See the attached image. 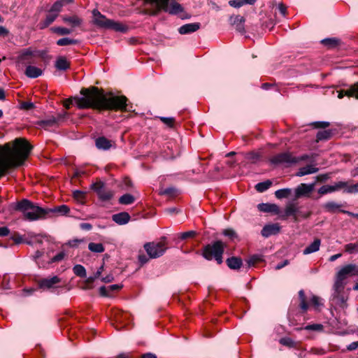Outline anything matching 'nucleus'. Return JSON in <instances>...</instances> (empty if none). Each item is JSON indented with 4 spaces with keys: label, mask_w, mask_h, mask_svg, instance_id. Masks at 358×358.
I'll return each mask as SVG.
<instances>
[{
    "label": "nucleus",
    "mask_w": 358,
    "mask_h": 358,
    "mask_svg": "<svg viewBox=\"0 0 358 358\" xmlns=\"http://www.w3.org/2000/svg\"><path fill=\"white\" fill-rule=\"evenodd\" d=\"M32 146L24 138L0 145V179L10 169L21 166L27 159Z\"/></svg>",
    "instance_id": "f257e3e1"
},
{
    "label": "nucleus",
    "mask_w": 358,
    "mask_h": 358,
    "mask_svg": "<svg viewBox=\"0 0 358 358\" xmlns=\"http://www.w3.org/2000/svg\"><path fill=\"white\" fill-rule=\"evenodd\" d=\"M80 94L83 96L73 98L79 109L92 108L99 110H102L105 97L103 90L94 86L82 88Z\"/></svg>",
    "instance_id": "f03ea898"
},
{
    "label": "nucleus",
    "mask_w": 358,
    "mask_h": 358,
    "mask_svg": "<svg viewBox=\"0 0 358 358\" xmlns=\"http://www.w3.org/2000/svg\"><path fill=\"white\" fill-rule=\"evenodd\" d=\"M14 209L22 212L24 218L29 221L45 218L48 215L47 208H41L27 199L17 202Z\"/></svg>",
    "instance_id": "7ed1b4c3"
},
{
    "label": "nucleus",
    "mask_w": 358,
    "mask_h": 358,
    "mask_svg": "<svg viewBox=\"0 0 358 358\" xmlns=\"http://www.w3.org/2000/svg\"><path fill=\"white\" fill-rule=\"evenodd\" d=\"M226 245L221 241H216L212 243L207 244L202 250V256L206 260L210 261L215 259L218 264L223 262V254Z\"/></svg>",
    "instance_id": "20e7f679"
},
{
    "label": "nucleus",
    "mask_w": 358,
    "mask_h": 358,
    "mask_svg": "<svg viewBox=\"0 0 358 358\" xmlns=\"http://www.w3.org/2000/svg\"><path fill=\"white\" fill-rule=\"evenodd\" d=\"M144 1L154 6V9L149 13L152 15L158 14L161 10L170 14H178L182 11L181 5L175 1H173L170 6H169V0H144Z\"/></svg>",
    "instance_id": "39448f33"
},
{
    "label": "nucleus",
    "mask_w": 358,
    "mask_h": 358,
    "mask_svg": "<svg viewBox=\"0 0 358 358\" xmlns=\"http://www.w3.org/2000/svg\"><path fill=\"white\" fill-rule=\"evenodd\" d=\"M127 102L128 99L124 95L109 97L105 95L102 110L127 112L129 110L127 108Z\"/></svg>",
    "instance_id": "423d86ee"
},
{
    "label": "nucleus",
    "mask_w": 358,
    "mask_h": 358,
    "mask_svg": "<svg viewBox=\"0 0 358 358\" xmlns=\"http://www.w3.org/2000/svg\"><path fill=\"white\" fill-rule=\"evenodd\" d=\"M144 248L150 258L159 257L168 248L166 238L162 237L158 242L147 243Z\"/></svg>",
    "instance_id": "0eeeda50"
},
{
    "label": "nucleus",
    "mask_w": 358,
    "mask_h": 358,
    "mask_svg": "<svg viewBox=\"0 0 358 358\" xmlns=\"http://www.w3.org/2000/svg\"><path fill=\"white\" fill-rule=\"evenodd\" d=\"M91 189L96 192L99 199L102 201H108L114 196V192L107 188L101 181L92 184Z\"/></svg>",
    "instance_id": "6e6552de"
},
{
    "label": "nucleus",
    "mask_w": 358,
    "mask_h": 358,
    "mask_svg": "<svg viewBox=\"0 0 358 358\" xmlns=\"http://www.w3.org/2000/svg\"><path fill=\"white\" fill-rule=\"evenodd\" d=\"M270 162L273 164H291L297 163L296 157L289 152H282L272 157Z\"/></svg>",
    "instance_id": "1a4fd4ad"
},
{
    "label": "nucleus",
    "mask_w": 358,
    "mask_h": 358,
    "mask_svg": "<svg viewBox=\"0 0 358 358\" xmlns=\"http://www.w3.org/2000/svg\"><path fill=\"white\" fill-rule=\"evenodd\" d=\"M315 183H301L294 189V200L301 197H309L314 190Z\"/></svg>",
    "instance_id": "9d476101"
},
{
    "label": "nucleus",
    "mask_w": 358,
    "mask_h": 358,
    "mask_svg": "<svg viewBox=\"0 0 358 358\" xmlns=\"http://www.w3.org/2000/svg\"><path fill=\"white\" fill-rule=\"evenodd\" d=\"M358 275V266L350 264L343 266L336 274V276L345 280L348 276Z\"/></svg>",
    "instance_id": "9b49d317"
},
{
    "label": "nucleus",
    "mask_w": 358,
    "mask_h": 358,
    "mask_svg": "<svg viewBox=\"0 0 358 358\" xmlns=\"http://www.w3.org/2000/svg\"><path fill=\"white\" fill-rule=\"evenodd\" d=\"M61 282V279L57 276L42 278L37 281L38 286L41 289H50L56 288V285Z\"/></svg>",
    "instance_id": "f8f14e48"
},
{
    "label": "nucleus",
    "mask_w": 358,
    "mask_h": 358,
    "mask_svg": "<svg viewBox=\"0 0 358 358\" xmlns=\"http://www.w3.org/2000/svg\"><path fill=\"white\" fill-rule=\"evenodd\" d=\"M93 23L97 27L108 29L111 20L107 19L98 10L94 9L92 11Z\"/></svg>",
    "instance_id": "ddd939ff"
},
{
    "label": "nucleus",
    "mask_w": 358,
    "mask_h": 358,
    "mask_svg": "<svg viewBox=\"0 0 358 358\" xmlns=\"http://www.w3.org/2000/svg\"><path fill=\"white\" fill-rule=\"evenodd\" d=\"M298 209L297 203L294 202L288 203L285 206L283 217L285 218L292 217L294 221H298Z\"/></svg>",
    "instance_id": "4468645a"
},
{
    "label": "nucleus",
    "mask_w": 358,
    "mask_h": 358,
    "mask_svg": "<svg viewBox=\"0 0 358 358\" xmlns=\"http://www.w3.org/2000/svg\"><path fill=\"white\" fill-rule=\"evenodd\" d=\"M231 25L234 26L236 31L240 33H245V18L241 15H232L229 18Z\"/></svg>",
    "instance_id": "2eb2a0df"
},
{
    "label": "nucleus",
    "mask_w": 358,
    "mask_h": 358,
    "mask_svg": "<svg viewBox=\"0 0 358 358\" xmlns=\"http://www.w3.org/2000/svg\"><path fill=\"white\" fill-rule=\"evenodd\" d=\"M280 231V227L278 224H266L263 227L261 234L264 237L267 238L278 234Z\"/></svg>",
    "instance_id": "dca6fc26"
},
{
    "label": "nucleus",
    "mask_w": 358,
    "mask_h": 358,
    "mask_svg": "<svg viewBox=\"0 0 358 358\" xmlns=\"http://www.w3.org/2000/svg\"><path fill=\"white\" fill-rule=\"evenodd\" d=\"M344 96L355 97L358 99V82L352 85L348 90L338 92V97L342 99Z\"/></svg>",
    "instance_id": "f3484780"
},
{
    "label": "nucleus",
    "mask_w": 358,
    "mask_h": 358,
    "mask_svg": "<svg viewBox=\"0 0 358 358\" xmlns=\"http://www.w3.org/2000/svg\"><path fill=\"white\" fill-rule=\"evenodd\" d=\"M62 20L72 27H80L83 22V20L77 15H64L62 16Z\"/></svg>",
    "instance_id": "a211bd4d"
},
{
    "label": "nucleus",
    "mask_w": 358,
    "mask_h": 358,
    "mask_svg": "<svg viewBox=\"0 0 358 358\" xmlns=\"http://www.w3.org/2000/svg\"><path fill=\"white\" fill-rule=\"evenodd\" d=\"M200 28V23H189L181 26L178 31L180 34H188L197 31Z\"/></svg>",
    "instance_id": "6ab92c4d"
},
{
    "label": "nucleus",
    "mask_w": 358,
    "mask_h": 358,
    "mask_svg": "<svg viewBox=\"0 0 358 358\" xmlns=\"http://www.w3.org/2000/svg\"><path fill=\"white\" fill-rule=\"evenodd\" d=\"M36 124L45 129L57 126V119L55 116H52L48 119L37 121Z\"/></svg>",
    "instance_id": "aec40b11"
},
{
    "label": "nucleus",
    "mask_w": 358,
    "mask_h": 358,
    "mask_svg": "<svg viewBox=\"0 0 358 358\" xmlns=\"http://www.w3.org/2000/svg\"><path fill=\"white\" fill-rule=\"evenodd\" d=\"M95 145L98 149L104 150H109L113 146L112 141L104 136L97 138Z\"/></svg>",
    "instance_id": "412c9836"
},
{
    "label": "nucleus",
    "mask_w": 358,
    "mask_h": 358,
    "mask_svg": "<svg viewBox=\"0 0 358 358\" xmlns=\"http://www.w3.org/2000/svg\"><path fill=\"white\" fill-rule=\"evenodd\" d=\"M112 219L115 223L122 225L127 224L130 220V215L127 212H122L114 214Z\"/></svg>",
    "instance_id": "4be33fe9"
},
{
    "label": "nucleus",
    "mask_w": 358,
    "mask_h": 358,
    "mask_svg": "<svg viewBox=\"0 0 358 358\" xmlns=\"http://www.w3.org/2000/svg\"><path fill=\"white\" fill-rule=\"evenodd\" d=\"M257 208L259 210L264 213L278 214L280 212V208L276 204L260 203L258 205Z\"/></svg>",
    "instance_id": "5701e85b"
},
{
    "label": "nucleus",
    "mask_w": 358,
    "mask_h": 358,
    "mask_svg": "<svg viewBox=\"0 0 358 358\" xmlns=\"http://www.w3.org/2000/svg\"><path fill=\"white\" fill-rule=\"evenodd\" d=\"M42 70L34 66H28L25 70V75L28 78H36L42 75Z\"/></svg>",
    "instance_id": "b1692460"
},
{
    "label": "nucleus",
    "mask_w": 358,
    "mask_h": 358,
    "mask_svg": "<svg viewBox=\"0 0 358 358\" xmlns=\"http://www.w3.org/2000/svg\"><path fill=\"white\" fill-rule=\"evenodd\" d=\"M321 241L319 238H315L314 241L308 245L303 251V254L306 255L315 252L320 250Z\"/></svg>",
    "instance_id": "393cba45"
},
{
    "label": "nucleus",
    "mask_w": 358,
    "mask_h": 358,
    "mask_svg": "<svg viewBox=\"0 0 358 358\" xmlns=\"http://www.w3.org/2000/svg\"><path fill=\"white\" fill-rule=\"evenodd\" d=\"M70 62L65 57H59L55 62V67L60 71H66L70 68Z\"/></svg>",
    "instance_id": "a878e982"
},
{
    "label": "nucleus",
    "mask_w": 358,
    "mask_h": 358,
    "mask_svg": "<svg viewBox=\"0 0 358 358\" xmlns=\"http://www.w3.org/2000/svg\"><path fill=\"white\" fill-rule=\"evenodd\" d=\"M226 263L231 269H239L243 264L242 259L237 257H231L228 258L226 260Z\"/></svg>",
    "instance_id": "bb28decb"
},
{
    "label": "nucleus",
    "mask_w": 358,
    "mask_h": 358,
    "mask_svg": "<svg viewBox=\"0 0 358 358\" xmlns=\"http://www.w3.org/2000/svg\"><path fill=\"white\" fill-rule=\"evenodd\" d=\"M108 29H110L114 31H120L122 33H126L129 29L127 25L124 24L121 22H115L114 20H112L110 22Z\"/></svg>",
    "instance_id": "cd10ccee"
},
{
    "label": "nucleus",
    "mask_w": 358,
    "mask_h": 358,
    "mask_svg": "<svg viewBox=\"0 0 358 358\" xmlns=\"http://www.w3.org/2000/svg\"><path fill=\"white\" fill-rule=\"evenodd\" d=\"M57 17V13H50L47 15L45 19L38 24L41 29H43L50 25Z\"/></svg>",
    "instance_id": "c85d7f7f"
},
{
    "label": "nucleus",
    "mask_w": 358,
    "mask_h": 358,
    "mask_svg": "<svg viewBox=\"0 0 358 358\" xmlns=\"http://www.w3.org/2000/svg\"><path fill=\"white\" fill-rule=\"evenodd\" d=\"M318 171V169L315 167L313 165H307L306 166L301 167L299 169L298 173H296L297 176H303L306 175L315 173Z\"/></svg>",
    "instance_id": "c756f323"
},
{
    "label": "nucleus",
    "mask_w": 358,
    "mask_h": 358,
    "mask_svg": "<svg viewBox=\"0 0 358 358\" xmlns=\"http://www.w3.org/2000/svg\"><path fill=\"white\" fill-rule=\"evenodd\" d=\"M48 215L50 213H57L59 215H66L69 213L70 208L66 205H62L54 208H47Z\"/></svg>",
    "instance_id": "7c9ffc66"
},
{
    "label": "nucleus",
    "mask_w": 358,
    "mask_h": 358,
    "mask_svg": "<svg viewBox=\"0 0 358 358\" xmlns=\"http://www.w3.org/2000/svg\"><path fill=\"white\" fill-rule=\"evenodd\" d=\"M334 300L336 301V304L342 309L347 308V298L341 294H334Z\"/></svg>",
    "instance_id": "2f4dec72"
},
{
    "label": "nucleus",
    "mask_w": 358,
    "mask_h": 358,
    "mask_svg": "<svg viewBox=\"0 0 358 358\" xmlns=\"http://www.w3.org/2000/svg\"><path fill=\"white\" fill-rule=\"evenodd\" d=\"M299 308L302 310L303 313H306L308 308V304L306 301V294L303 290H300L299 292Z\"/></svg>",
    "instance_id": "473e14b6"
},
{
    "label": "nucleus",
    "mask_w": 358,
    "mask_h": 358,
    "mask_svg": "<svg viewBox=\"0 0 358 358\" xmlns=\"http://www.w3.org/2000/svg\"><path fill=\"white\" fill-rule=\"evenodd\" d=\"M345 282L341 278L336 277V280L334 285V294H341L344 289Z\"/></svg>",
    "instance_id": "72a5a7b5"
},
{
    "label": "nucleus",
    "mask_w": 358,
    "mask_h": 358,
    "mask_svg": "<svg viewBox=\"0 0 358 358\" xmlns=\"http://www.w3.org/2000/svg\"><path fill=\"white\" fill-rule=\"evenodd\" d=\"M50 31L59 36L69 35L71 34L72 29L63 27H52L50 28Z\"/></svg>",
    "instance_id": "f704fd0d"
},
{
    "label": "nucleus",
    "mask_w": 358,
    "mask_h": 358,
    "mask_svg": "<svg viewBox=\"0 0 358 358\" xmlns=\"http://www.w3.org/2000/svg\"><path fill=\"white\" fill-rule=\"evenodd\" d=\"M332 136V131L331 130H323L317 132L316 136V141H326L331 138Z\"/></svg>",
    "instance_id": "c9c22d12"
},
{
    "label": "nucleus",
    "mask_w": 358,
    "mask_h": 358,
    "mask_svg": "<svg viewBox=\"0 0 358 358\" xmlns=\"http://www.w3.org/2000/svg\"><path fill=\"white\" fill-rule=\"evenodd\" d=\"M292 194V189L289 188L280 189L275 192V196L279 199L288 198Z\"/></svg>",
    "instance_id": "e433bc0d"
},
{
    "label": "nucleus",
    "mask_w": 358,
    "mask_h": 358,
    "mask_svg": "<svg viewBox=\"0 0 358 358\" xmlns=\"http://www.w3.org/2000/svg\"><path fill=\"white\" fill-rule=\"evenodd\" d=\"M89 250L92 252L101 253L104 252L105 248L101 243H90L88 245Z\"/></svg>",
    "instance_id": "4c0bfd02"
},
{
    "label": "nucleus",
    "mask_w": 358,
    "mask_h": 358,
    "mask_svg": "<svg viewBox=\"0 0 358 358\" xmlns=\"http://www.w3.org/2000/svg\"><path fill=\"white\" fill-rule=\"evenodd\" d=\"M78 43V41L76 39L69 38H62L57 41V45L59 46H66L71 45H76Z\"/></svg>",
    "instance_id": "58836bf2"
},
{
    "label": "nucleus",
    "mask_w": 358,
    "mask_h": 358,
    "mask_svg": "<svg viewBox=\"0 0 358 358\" xmlns=\"http://www.w3.org/2000/svg\"><path fill=\"white\" fill-rule=\"evenodd\" d=\"M134 197L130 194H123L119 198V203L122 205H129L134 202Z\"/></svg>",
    "instance_id": "ea45409f"
},
{
    "label": "nucleus",
    "mask_w": 358,
    "mask_h": 358,
    "mask_svg": "<svg viewBox=\"0 0 358 358\" xmlns=\"http://www.w3.org/2000/svg\"><path fill=\"white\" fill-rule=\"evenodd\" d=\"M272 185V182L269 180L259 182L255 185V189L259 192H264L267 190Z\"/></svg>",
    "instance_id": "a19ab883"
},
{
    "label": "nucleus",
    "mask_w": 358,
    "mask_h": 358,
    "mask_svg": "<svg viewBox=\"0 0 358 358\" xmlns=\"http://www.w3.org/2000/svg\"><path fill=\"white\" fill-rule=\"evenodd\" d=\"M322 44H323L324 46H327L329 48L336 47L339 41L335 38H328L323 39L321 41Z\"/></svg>",
    "instance_id": "79ce46f5"
},
{
    "label": "nucleus",
    "mask_w": 358,
    "mask_h": 358,
    "mask_svg": "<svg viewBox=\"0 0 358 358\" xmlns=\"http://www.w3.org/2000/svg\"><path fill=\"white\" fill-rule=\"evenodd\" d=\"M344 250L345 252L349 254L358 252V242L346 244L344 246Z\"/></svg>",
    "instance_id": "37998d69"
},
{
    "label": "nucleus",
    "mask_w": 358,
    "mask_h": 358,
    "mask_svg": "<svg viewBox=\"0 0 358 358\" xmlns=\"http://www.w3.org/2000/svg\"><path fill=\"white\" fill-rule=\"evenodd\" d=\"M73 273L80 278L86 277V270L85 267L80 264H77L73 268Z\"/></svg>",
    "instance_id": "c03bdc74"
},
{
    "label": "nucleus",
    "mask_w": 358,
    "mask_h": 358,
    "mask_svg": "<svg viewBox=\"0 0 358 358\" xmlns=\"http://www.w3.org/2000/svg\"><path fill=\"white\" fill-rule=\"evenodd\" d=\"M341 206V204H338L334 201H329L324 204V208L330 213H334Z\"/></svg>",
    "instance_id": "a18cd8bd"
},
{
    "label": "nucleus",
    "mask_w": 358,
    "mask_h": 358,
    "mask_svg": "<svg viewBox=\"0 0 358 358\" xmlns=\"http://www.w3.org/2000/svg\"><path fill=\"white\" fill-rule=\"evenodd\" d=\"M63 6L64 3L62 2V1H57L53 3L52 7L50 8V12L52 13H57L58 15V13L61 11Z\"/></svg>",
    "instance_id": "49530a36"
},
{
    "label": "nucleus",
    "mask_w": 358,
    "mask_h": 358,
    "mask_svg": "<svg viewBox=\"0 0 358 358\" xmlns=\"http://www.w3.org/2000/svg\"><path fill=\"white\" fill-rule=\"evenodd\" d=\"M159 120L166 124L169 128H174L176 124V120L174 117H159Z\"/></svg>",
    "instance_id": "de8ad7c7"
},
{
    "label": "nucleus",
    "mask_w": 358,
    "mask_h": 358,
    "mask_svg": "<svg viewBox=\"0 0 358 358\" xmlns=\"http://www.w3.org/2000/svg\"><path fill=\"white\" fill-rule=\"evenodd\" d=\"M310 305L313 306L315 310H319L320 306H323L322 299L317 296H313L310 299Z\"/></svg>",
    "instance_id": "09e8293b"
},
{
    "label": "nucleus",
    "mask_w": 358,
    "mask_h": 358,
    "mask_svg": "<svg viewBox=\"0 0 358 358\" xmlns=\"http://www.w3.org/2000/svg\"><path fill=\"white\" fill-rule=\"evenodd\" d=\"M73 196L76 201L83 203L86 198V193L83 191L76 190L73 192Z\"/></svg>",
    "instance_id": "8fccbe9b"
},
{
    "label": "nucleus",
    "mask_w": 358,
    "mask_h": 358,
    "mask_svg": "<svg viewBox=\"0 0 358 358\" xmlns=\"http://www.w3.org/2000/svg\"><path fill=\"white\" fill-rule=\"evenodd\" d=\"M262 257L259 255H253L252 257H250L247 262H248V264L249 266H255L256 264L262 261Z\"/></svg>",
    "instance_id": "3c124183"
},
{
    "label": "nucleus",
    "mask_w": 358,
    "mask_h": 358,
    "mask_svg": "<svg viewBox=\"0 0 358 358\" xmlns=\"http://www.w3.org/2000/svg\"><path fill=\"white\" fill-rule=\"evenodd\" d=\"M334 188V192L340 190L341 189H347L348 187V182L344 181H340L336 182L334 185H332Z\"/></svg>",
    "instance_id": "603ef678"
},
{
    "label": "nucleus",
    "mask_w": 358,
    "mask_h": 358,
    "mask_svg": "<svg viewBox=\"0 0 358 358\" xmlns=\"http://www.w3.org/2000/svg\"><path fill=\"white\" fill-rule=\"evenodd\" d=\"M334 192V188L332 185H323L318 189V193L320 194L324 195L330 192Z\"/></svg>",
    "instance_id": "864d4df0"
},
{
    "label": "nucleus",
    "mask_w": 358,
    "mask_h": 358,
    "mask_svg": "<svg viewBox=\"0 0 358 358\" xmlns=\"http://www.w3.org/2000/svg\"><path fill=\"white\" fill-rule=\"evenodd\" d=\"M223 235L229 237L231 240L237 238V234L232 229H224L222 232Z\"/></svg>",
    "instance_id": "5fc2aeb1"
},
{
    "label": "nucleus",
    "mask_w": 358,
    "mask_h": 358,
    "mask_svg": "<svg viewBox=\"0 0 358 358\" xmlns=\"http://www.w3.org/2000/svg\"><path fill=\"white\" fill-rule=\"evenodd\" d=\"M10 239L12 241H13V242L15 244H20V243H22L24 242V239H23V237L21 235H20L18 233L13 234L11 236Z\"/></svg>",
    "instance_id": "6e6d98bb"
},
{
    "label": "nucleus",
    "mask_w": 358,
    "mask_h": 358,
    "mask_svg": "<svg viewBox=\"0 0 358 358\" xmlns=\"http://www.w3.org/2000/svg\"><path fill=\"white\" fill-rule=\"evenodd\" d=\"M196 235V232L194 231H185V232H183V233H181L179 238L181 239V240H185V239H187V238H193Z\"/></svg>",
    "instance_id": "4d7b16f0"
},
{
    "label": "nucleus",
    "mask_w": 358,
    "mask_h": 358,
    "mask_svg": "<svg viewBox=\"0 0 358 358\" xmlns=\"http://www.w3.org/2000/svg\"><path fill=\"white\" fill-rule=\"evenodd\" d=\"M304 329L306 330L320 331L323 329V326L320 324H308Z\"/></svg>",
    "instance_id": "13d9d810"
},
{
    "label": "nucleus",
    "mask_w": 358,
    "mask_h": 358,
    "mask_svg": "<svg viewBox=\"0 0 358 358\" xmlns=\"http://www.w3.org/2000/svg\"><path fill=\"white\" fill-rule=\"evenodd\" d=\"M315 128L317 129H324L329 126V122H315L311 124Z\"/></svg>",
    "instance_id": "bf43d9fd"
},
{
    "label": "nucleus",
    "mask_w": 358,
    "mask_h": 358,
    "mask_svg": "<svg viewBox=\"0 0 358 358\" xmlns=\"http://www.w3.org/2000/svg\"><path fill=\"white\" fill-rule=\"evenodd\" d=\"M229 4L234 8H240L245 5L244 0H231Z\"/></svg>",
    "instance_id": "052dcab7"
},
{
    "label": "nucleus",
    "mask_w": 358,
    "mask_h": 358,
    "mask_svg": "<svg viewBox=\"0 0 358 358\" xmlns=\"http://www.w3.org/2000/svg\"><path fill=\"white\" fill-rule=\"evenodd\" d=\"M280 343L288 346V347H293L294 346V341L290 338H282L280 340Z\"/></svg>",
    "instance_id": "680f3d73"
},
{
    "label": "nucleus",
    "mask_w": 358,
    "mask_h": 358,
    "mask_svg": "<svg viewBox=\"0 0 358 358\" xmlns=\"http://www.w3.org/2000/svg\"><path fill=\"white\" fill-rule=\"evenodd\" d=\"M310 352L317 355H323L326 353V351L321 348H312L310 350Z\"/></svg>",
    "instance_id": "e2e57ef3"
},
{
    "label": "nucleus",
    "mask_w": 358,
    "mask_h": 358,
    "mask_svg": "<svg viewBox=\"0 0 358 358\" xmlns=\"http://www.w3.org/2000/svg\"><path fill=\"white\" fill-rule=\"evenodd\" d=\"M34 52L31 51V50H26L21 55V59L22 60H27L29 59V57L35 56Z\"/></svg>",
    "instance_id": "0e129e2a"
},
{
    "label": "nucleus",
    "mask_w": 358,
    "mask_h": 358,
    "mask_svg": "<svg viewBox=\"0 0 358 358\" xmlns=\"http://www.w3.org/2000/svg\"><path fill=\"white\" fill-rule=\"evenodd\" d=\"M34 108V104L32 102L24 101L21 103V108L24 110H31Z\"/></svg>",
    "instance_id": "69168bd1"
},
{
    "label": "nucleus",
    "mask_w": 358,
    "mask_h": 358,
    "mask_svg": "<svg viewBox=\"0 0 358 358\" xmlns=\"http://www.w3.org/2000/svg\"><path fill=\"white\" fill-rule=\"evenodd\" d=\"M298 220L299 218H302V219H307L308 218L310 215H311V211H307V212H303V211H301L299 210V208L298 209Z\"/></svg>",
    "instance_id": "338daca9"
},
{
    "label": "nucleus",
    "mask_w": 358,
    "mask_h": 358,
    "mask_svg": "<svg viewBox=\"0 0 358 358\" xmlns=\"http://www.w3.org/2000/svg\"><path fill=\"white\" fill-rule=\"evenodd\" d=\"M344 191L347 193L358 192V183L352 185H348V188Z\"/></svg>",
    "instance_id": "774afa93"
}]
</instances>
